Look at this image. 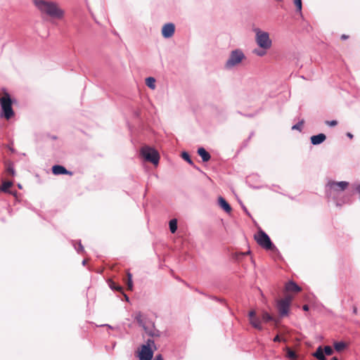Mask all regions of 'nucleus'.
Masks as SVG:
<instances>
[{"mask_svg":"<svg viewBox=\"0 0 360 360\" xmlns=\"http://www.w3.org/2000/svg\"><path fill=\"white\" fill-rule=\"evenodd\" d=\"M347 136H348L350 139H352V138L353 137V135H352V134H350V133H348V134H347Z\"/></svg>","mask_w":360,"mask_h":360,"instance_id":"39","label":"nucleus"},{"mask_svg":"<svg viewBox=\"0 0 360 360\" xmlns=\"http://www.w3.org/2000/svg\"><path fill=\"white\" fill-rule=\"evenodd\" d=\"M248 252L247 253H240V255H245V254H248Z\"/></svg>","mask_w":360,"mask_h":360,"instance_id":"42","label":"nucleus"},{"mask_svg":"<svg viewBox=\"0 0 360 360\" xmlns=\"http://www.w3.org/2000/svg\"><path fill=\"white\" fill-rule=\"evenodd\" d=\"M313 355L319 360H326L323 349L321 346L317 348L316 352Z\"/></svg>","mask_w":360,"mask_h":360,"instance_id":"18","label":"nucleus"},{"mask_svg":"<svg viewBox=\"0 0 360 360\" xmlns=\"http://www.w3.org/2000/svg\"><path fill=\"white\" fill-rule=\"evenodd\" d=\"M353 311L355 314L357 313V309L356 307H354Z\"/></svg>","mask_w":360,"mask_h":360,"instance_id":"38","label":"nucleus"},{"mask_svg":"<svg viewBox=\"0 0 360 360\" xmlns=\"http://www.w3.org/2000/svg\"><path fill=\"white\" fill-rule=\"evenodd\" d=\"M301 290L302 288L293 281H289L285 285V292L287 293H297Z\"/></svg>","mask_w":360,"mask_h":360,"instance_id":"12","label":"nucleus"},{"mask_svg":"<svg viewBox=\"0 0 360 360\" xmlns=\"http://www.w3.org/2000/svg\"><path fill=\"white\" fill-rule=\"evenodd\" d=\"M255 41L257 45L262 49L268 50L271 46V40L269 38V34L266 32L256 29Z\"/></svg>","mask_w":360,"mask_h":360,"instance_id":"4","label":"nucleus"},{"mask_svg":"<svg viewBox=\"0 0 360 360\" xmlns=\"http://www.w3.org/2000/svg\"><path fill=\"white\" fill-rule=\"evenodd\" d=\"M331 360H338V359L337 357H333Z\"/></svg>","mask_w":360,"mask_h":360,"instance_id":"40","label":"nucleus"},{"mask_svg":"<svg viewBox=\"0 0 360 360\" xmlns=\"http://www.w3.org/2000/svg\"><path fill=\"white\" fill-rule=\"evenodd\" d=\"M274 342H280L281 341V339L280 338L279 335H276L274 338Z\"/></svg>","mask_w":360,"mask_h":360,"instance_id":"36","label":"nucleus"},{"mask_svg":"<svg viewBox=\"0 0 360 360\" xmlns=\"http://www.w3.org/2000/svg\"><path fill=\"white\" fill-rule=\"evenodd\" d=\"M127 278L124 279V283L127 285V290H133V281H132V275L130 272H127Z\"/></svg>","mask_w":360,"mask_h":360,"instance_id":"17","label":"nucleus"},{"mask_svg":"<svg viewBox=\"0 0 360 360\" xmlns=\"http://www.w3.org/2000/svg\"><path fill=\"white\" fill-rule=\"evenodd\" d=\"M245 58L243 53L240 50H235L231 53L229 60L226 63V68H231L240 63Z\"/></svg>","mask_w":360,"mask_h":360,"instance_id":"9","label":"nucleus"},{"mask_svg":"<svg viewBox=\"0 0 360 360\" xmlns=\"http://www.w3.org/2000/svg\"><path fill=\"white\" fill-rule=\"evenodd\" d=\"M124 297H125V300H129L128 297H127L126 295H124Z\"/></svg>","mask_w":360,"mask_h":360,"instance_id":"41","label":"nucleus"},{"mask_svg":"<svg viewBox=\"0 0 360 360\" xmlns=\"http://www.w3.org/2000/svg\"><path fill=\"white\" fill-rule=\"evenodd\" d=\"M249 321L251 326L259 330H262L263 329L262 326V321L260 319L256 316V311L255 310H251L248 313Z\"/></svg>","mask_w":360,"mask_h":360,"instance_id":"10","label":"nucleus"},{"mask_svg":"<svg viewBox=\"0 0 360 360\" xmlns=\"http://www.w3.org/2000/svg\"><path fill=\"white\" fill-rule=\"evenodd\" d=\"M326 124L330 127H335L338 124V122L336 120L326 121Z\"/></svg>","mask_w":360,"mask_h":360,"instance_id":"32","label":"nucleus"},{"mask_svg":"<svg viewBox=\"0 0 360 360\" xmlns=\"http://www.w3.org/2000/svg\"><path fill=\"white\" fill-rule=\"evenodd\" d=\"M303 124H304V121L302 120V121L299 122L297 124L293 125L292 127V129L302 131Z\"/></svg>","mask_w":360,"mask_h":360,"instance_id":"27","label":"nucleus"},{"mask_svg":"<svg viewBox=\"0 0 360 360\" xmlns=\"http://www.w3.org/2000/svg\"><path fill=\"white\" fill-rule=\"evenodd\" d=\"M310 139L313 145H318L326 139V136L324 134H319L318 135L312 136Z\"/></svg>","mask_w":360,"mask_h":360,"instance_id":"14","label":"nucleus"},{"mask_svg":"<svg viewBox=\"0 0 360 360\" xmlns=\"http://www.w3.org/2000/svg\"><path fill=\"white\" fill-rule=\"evenodd\" d=\"M292 299V295L287 294L283 299L278 300L277 308L281 316L288 315Z\"/></svg>","mask_w":360,"mask_h":360,"instance_id":"8","label":"nucleus"},{"mask_svg":"<svg viewBox=\"0 0 360 360\" xmlns=\"http://www.w3.org/2000/svg\"><path fill=\"white\" fill-rule=\"evenodd\" d=\"M0 104L2 110L1 116L6 120L11 119L14 115V112L12 108L11 98L8 93H5L0 98Z\"/></svg>","mask_w":360,"mask_h":360,"instance_id":"3","label":"nucleus"},{"mask_svg":"<svg viewBox=\"0 0 360 360\" xmlns=\"http://www.w3.org/2000/svg\"><path fill=\"white\" fill-rule=\"evenodd\" d=\"M33 3L41 15L58 20H60L64 17V10L62 9L60 5L56 1L33 0Z\"/></svg>","mask_w":360,"mask_h":360,"instance_id":"1","label":"nucleus"},{"mask_svg":"<svg viewBox=\"0 0 360 360\" xmlns=\"http://www.w3.org/2000/svg\"><path fill=\"white\" fill-rule=\"evenodd\" d=\"M262 319L264 322H268L273 320V317L266 311H263Z\"/></svg>","mask_w":360,"mask_h":360,"instance_id":"25","label":"nucleus"},{"mask_svg":"<svg viewBox=\"0 0 360 360\" xmlns=\"http://www.w3.org/2000/svg\"><path fill=\"white\" fill-rule=\"evenodd\" d=\"M146 84L151 89H155V79L153 77H148L146 79Z\"/></svg>","mask_w":360,"mask_h":360,"instance_id":"19","label":"nucleus"},{"mask_svg":"<svg viewBox=\"0 0 360 360\" xmlns=\"http://www.w3.org/2000/svg\"><path fill=\"white\" fill-rule=\"evenodd\" d=\"M52 172L55 175L58 174H68V175H72V172L70 171L67 170L63 166L61 165H54L52 167Z\"/></svg>","mask_w":360,"mask_h":360,"instance_id":"13","label":"nucleus"},{"mask_svg":"<svg viewBox=\"0 0 360 360\" xmlns=\"http://www.w3.org/2000/svg\"><path fill=\"white\" fill-rule=\"evenodd\" d=\"M294 4L297 8V11L301 12L302 11V0H294Z\"/></svg>","mask_w":360,"mask_h":360,"instance_id":"29","label":"nucleus"},{"mask_svg":"<svg viewBox=\"0 0 360 360\" xmlns=\"http://www.w3.org/2000/svg\"><path fill=\"white\" fill-rule=\"evenodd\" d=\"M253 53L258 56H263L266 53V50L262 49V50L256 49L253 51Z\"/></svg>","mask_w":360,"mask_h":360,"instance_id":"28","label":"nucleus"},{"mask_svg":"<svg viewBox=\"0 0 360 360\" xmlns=\"http://www.w3.org/2000/svg\"><path fill=\"white\" fill-rule=\"evenodd\" d=\"M347 345L344 342H337L334 343V348L337 352H341L345 349Z\"/></svg>","mask_w":360,"mask_h":360,"instance_id":"20","label":"nucleus"},{"mask_svg":"<svg viewBox=\"0 0 360 360\" xmlns=\"http://www.w3.org/2000/svg\"><path fill=\"white\" fill-rule=\"evenodd\" d=\"M135 319L136 320V321L141 326H142L143 328H145V324H144V321H143V315L140 312L136 315Z\"/></svg>","mask_w":360,"mask_h":360,"instance_id":"23","label":"nucleus"},{"mask_svg":"<svg viewBox=\"0 0 360 360\" xmlns=\"http://www.w3.org/2000/svg\"><path fill=\"white\" fill-rule=\"evenodd\" d=\"M198 154L201 157L203 162H207L211 158L210 153L204 148H199L198 149Z\"/></svg>","mask_w":360,"mask_h":360,"instance_id":"16","label":"nucleus"},{"mask_svg":"<svg viewBox=\"0 0 360 360\" xmlns=\"http://www.w3.org/2000/svg\"><path fill=\"white\" fill-rule=\"evenodd\" d=\"M154 360H164L161 354L155 356Z\"/></svg>","mask_w":360,"mask_h":360,"instance_id":"34","label":"nucleus"},{"mask_svg":"<svg viewBox=\"0 0 360 360\" xmlns=\"http://www.w3.org/2000/svg\"><path fill=\"white\" fill-rule=\"evenodd\" d=\"M219 205V206L227 213H230L232 210L231 207L230 205L226 201V200L222 198L219 197L218 199Z\"/></svg>","mask_w":360,"mask_h":360,"instance_id":"15","label":"nucleus"},{"mask_svg":"<svg viewBox=\"0 0 360 360\" xmlns=\"http://www.w3.org/2000/svg\"><path fill=\"white\" fill-rule=\"evenodd\" d=\"M175 26L173 23H167L162 28V35L165 38H169L174 35Z\"/></svg>","mask_w":360,"mask_h":360,"instance_id":"11","label":"nucleus"},{"mask_svg":"<svg viewBox=\"0 0 360 360\" xmlns=\"http://www.w3.org/2000/svg\"><path fill=\"white\" fill-rule=\"evenodd\" d=\"M349 38V35L347 34H342L341 35V39L342 40H345V39H347Z\"/></svg>","mask_w":360,"mask_h":360,"instance_id":"35","label":"nucleus"},{"mask_svg":"<svg viewBox=\"0 0 360 360\" xmlns=\"http://www.w3.org/2000/svg\"><path fill=\"white\" fill-rule=\"evenodd\" d=\"M109 285L112 289H114L118 292H122V287L111 280L109 281Z\"/></svg>","mask_w":360,"mask_h":360,"instance_id":"22","label":"nucleus"},{"mask_svg":"<svg viewBox=\"0 0 360 360\" xmlns=\"http://www.w3.org/2000/svg\"><path fill=\"white\" fill-rule=\"evenodd\" d=\"M7 171L11 175H14V174H15L14 169H13V166L11 165H9L8 166Z\"/></svg>","mask_w":360,"mask_h":360,"instance_id":"33","label":"nucleus"},{"mask_svg":"<svg viewBox=\"0 0 360 360\" xmlns=\"http://www.w3.org/2000/svg\"><path fill=\"white\" fill-rule=\"evenodd\" d=\"M155 347L153 340H148L146 345H142L140 351L138 352L139 360H151L153 356L154 351L152 347Z\"/></svg>","mask_w":360,"mask_h":360,"instance_id":"5","label":"nucleus"},{"mask_svg":"<svg viewBox=\"0 0 360 360\" xmlns=\"http://www.w3.org/2000/svg\"><path fill=\"white\" fill-rule=\"evenodd\" d=\"M302 308L304 311L309 310V306L307 304H304Z\"/></svg>","mask_w":360,"mask_h":360,"instance_id":"37","label":"nucleus"},{"mask_svg":"<svg viewBox=\"0 0 360 360\" xmlns=\"http://www.w3.org/2000/svg\"><path fill=\"white\" fill-rule=\"evenodd\" d=\"M181 158L186 160L188 164H190L191 165H194V163L192 161V160L190 158V155L188 153L186 152H183L181 153Z\"/></svg>","mask_w":360,"mask_h":360,"instance_id":"24","label":"nucleus"},{"mask_svg":"<svg viewBox=\"0 0 360 360\" xmlns=\"http://www.w3.org/2000/svg\"><path fill=\"white\" fill-rule=\"evenodd\" d=\"M347 181H335L330 180L326 184V195L328 198L335 199L339 194L349 186Z\"/></svg>","mask_w":360,"mask_h":360,"instance_id":"2","label":"nucleus"},{"mask_svg":"<svg viewBox=\"0 0 360 360\" xmlns=\"http://www.w3.org/2000/svg\"><path fill=\"white\" fill-rule=\"evenodd\" d=\"M288 356L290 359H296L297 357V355L295 354V352L292 350H291L290 349L288 348Z\"/></svg>","mask_w":360,"mask_h":360,"instance_id":"31","label":"nucleus"},{"mask_svg":"<svg viewBox=\"0 0 360 360\" xmlns=\"http://www.w3.org/2000/svg\"><path fill=\"white\" fill-rule=\"evenodd\" d=\"M12 184H13L11 181H5L1 185V190L4 192H6L8 189L11 187Z\"/></svg>","mask_w":360,"mask_h":360,"instance_id":"26","label":"nucleus"},{"mask_svg":"<svg viewBox=\"0 0 360 360\" xmlns=\"http://www.w3.org/2000/svg\"><path fill=\"white\" fill-rule=\"evenodd\" d=\"M141 153L146 160L150 162L154 165H158L160 155L157 150L150 147L144 146L141 149Z\"/></svg>","mask_w":360,"mask_h":360,"instance_id":"7","label":"nucleus"},{"mask_svg":"<svg viewBox=\"0 0 360 360\" xmlns=\"http://www.w3.org/2000/svg\"><path fill=\"white\" fill-rule=\"evenodd\" d=\"M254 238L259 246L267 250H271L275 248L269 236L262 229L258 231Z\"/></svg>","mask_w":360,"mask_h":360,"instance_id":"6","label":"nucleus"},{"mask_svg":"<svg viewBox=\"0 0 360 360\" xmlns=\"http://www.w3.org/2000/svg\"><path fill=\"white\" fill-rule=\"evenodd\" d=\"M169 229L172 233L176 232V231L177 229V220L176 219H173L170 220Z\"/></svg>","mask_w":360,"mask_h":360,"instance_id":"21","label":"nucleus"},{"mask_svg":"<svg viewBox=\"0 0 360 360\" xmlns=\"http://www.w3.org/2000/svg\"><path fill=\"white\" fill-rule=\"evenodd\" d=\"M324 353L326 354V355H332L333 353V349L330 347V346H326L324 347Z\"/></svg>","mask_w":360,"mask_h":360,"instance_id":"30","label":"nucleus"}]
</instances>
